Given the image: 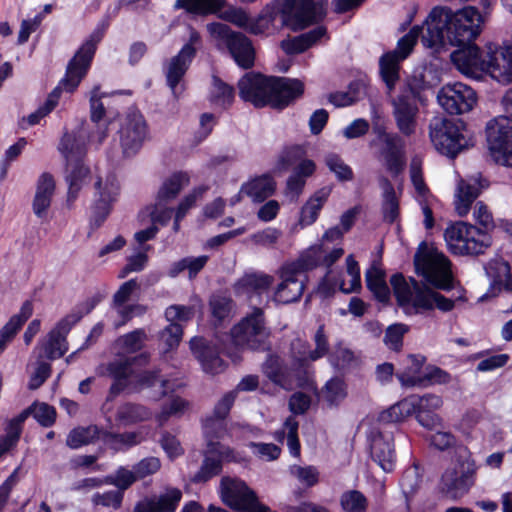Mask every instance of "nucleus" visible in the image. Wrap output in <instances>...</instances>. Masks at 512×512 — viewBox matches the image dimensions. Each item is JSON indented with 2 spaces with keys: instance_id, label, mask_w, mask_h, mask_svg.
Here are the masks:
<instances>
[{
  "instance_id": "2f4dec72",
  "label": "nucleus",
  "mask_w": 512,
  "mask_h": 512,
  "mask_svg": "<svg viewBox=\"0 0 512 512\" xmlns=\"http://www.w3.org/2000/svg\"><path fill=\"white\" fill-rule=\"evenodd\" d=\"M190 348L205 373L214 375L224 370V362L215 346L207 344L202 338L194 337L190 341Z\"/></svg>"
},
{
  "instance_id": "c756f323",
  "label": "nucleus",
  "mask_w": 512,
  "mask_h": 512,
  "mask_svg": "<svg viewBox=\"0 0 512 512\" xmlns=\"http://www.w3.org/2000/svg\"><path fill=\"white\" fill-rule=\"evenodd\" d=\"M129 384L132 385L134 391L137 392L145 389L150 390L148 397L155 401L160 400L162 397L181 386L180 383L176 384L168 379L161 378L157 371L142 372L130 380Z\"/></svg>"
},
{
  "instance_id": "6ab92c4d",
  "label": "nucleus",
  "mask_w": 512,
  "mask_h": 512,
  "mask_svg": "<svg viewBox=\"0 0 512 512\" xmlns=\"http://www.w3.org/2000/svg\"><path fill=\"white\" fill-rule=\"evenodd\" d=\"M119 134L123 154L126 157L136 155L149 139V129L143 115L138 111L128 113Z\"/></svg>"
},
{
  "instance_id": "9b49d317",
  "label": "nucleus",
  "mask_w": 512,
  "mask_h": 512,
  "mask_svg": "<svg viewBox=\"0 0 512 512\" xmlns=\"http://www.w3.org/2000/svg\"><path fill=\"white\" fill-rule=\"evenodd\" d=\"M207 31L215 46L221 51L227 50L239 66L249 68L253 65L254 49L250 40L243 34L217 22L208 24Z\"/></svg>"
},
{
  "instance_id": "72a5a7b5",
  "label": "nucleus",
  "mask_w": 512,
  "mask_h": 512,
  "mask_svg": "<svg viewBox=\"0 0 512 512\" xmlns=\"http://www.w3.org/2000/svg\"><path fill=\"white\" fill-rule=\"evenodd\" d=\"M482 188H484V185L479 178L472 177L459 181L455 193L454 206L460 217L468 214L472 203L479 196Z\"/></svg>"
},
{
  "instance_id": "774afa93",
  "label": "nucleus",
  "mask_w": 512,
  "mask_h": 512,
  "mask_svg": "<svg viewBox=\"0 0 512 512\" xmlns=\"http://www.w3.org/2000/svg\"><path fill=\"white\" fill-rule=\"evenodd\" d=\"M27 410H29V415L32 414L36 421L44 427H49L55 422L56 411L46 403H36Z\"/></svg>"
},
{
  "instance_id": "9d476101",
  "label": "nucleus",
  "mask_w": 512,
  "mask_h": 512,
  "mask_svg": "<svg viewBox=\"0 0 512 512\" xmlns=\"http://www.w3.org/2000/svg\"><path fill=\"white\" fill-rule=\"evenodd\" d=\"M444 238L449 251L455 255L480 254L490 245L487 233L463 221L450 224Z\"/></svg>"
},
{
  "instance_id": "f03ea898",
  "label": "nucleus",
  "mask_w": 512,
  "mask_h": 512,
  "mask_svg": "<svg viewBox=\"0 0 512 512\" xmlns=\"http://www.w3.org/2000/svg\"><path fill=\"white\" fill-rule=\"evenodd\" d=\"M315 349L311 350L306 341L296 338L291 342V368L288 369L279 356L270 355L263 365L264 374L276 385L290 390L294 386L315 389L309 377V364L328 352V341L323 327L314 335Z\"/></svg>"
},
{
  "instance_id": "a18cd8bd",
  "label": "nucleus",
  "mask_w": 512,
  "mask_h": 512,
  "mask_svg": "<svg viewBox=\"0 0 512 512\" xmlns=\"http://www.w3.org/2000/svg\"><path fill=\"white\" fill-rule=\"evenodd\" d=\"M323 253L324 244H315L304 250L296 261L287 263L286 265L294 266V270L304 277L303 273L305 271L322 264Z\"/></svg>"
},
{
  "instance_id": "5fc2aeb1",
  "label": "nucleus",
  "mask_w": 512,
  "mask_h": 512,
  "mask_svg": "<svg viewBox=\"0 0 512 512\" xmlns=\"http://www.w3.org/2000/svg\"><path fill=\"white\" fill-rule=\"evenodd\" d=\"M146 308L140 304H113L110 317L114 319V327L118 328L126 324L135 316L143 315Z\"/></svg>"
},
{
  "instance_id": "4c0bfd02",
  "label": "nucleus",
  "mask_w": 512,
  "mask_h": 512,
  "mask_svg": "<svg viewBox=\"0 0 512 512\" xmlns=\"http://www.w3.org/2000/svg\"><path fill=\"white\" fill-rule=\"evenodd\" d=\"M190 175L187 172H175L166 177L157 192L156 199L160 202H171L188 187Z\"/></svg>"
},
{
  "instance_id": "603ef678",
  "label": "nucleus",
  "mask_w": 512,
  "mask_h": 512,
  "mask_svg": "<svg viewBox=\"0 0 512 512\" xmlns=\"http://www.w3.org/2000/svg\"><path fill=\"white\" fill-rule=\"evenodd\" d=\"M224 6V0H177L175 3L176 8H184L188 12L201 15L216 13Z\"/></svg>"
},
{
  "instance_id": "f3484780",
  "label": "nucleus",
  "mask_w": 512,
  "mask_h": 512,
  "mask_svg": "<svg viewBox=\"0 0 512 512\" xmlns=\"http://www.w3.org/2000/svg\"><path fill=\"white\" fill-rule=\"evenodd\" d=\"M81 317L82 314L73 312L61 319L35 348L38 359L53 360L62 357L68 350L66 335Z\"/></svg>"
},
{
  "instance_id": "423d86ee",
  "label": "nucleus",
  "mask_w": 512,
  "mask_h": 512,
  "mask_svg": "<svg viewBox=\"0 0 512 512\" xmlns=\"http://www.w3.org/2000/svg\"><path fill=\"white\" fill-rule=\"evenodd\" d=\"M390 283L399 306L408 315L416 314L420 310H431L434 307L448 312L454 307V302L451 299L428 287L421 286L413 278H405L401 274H396L391 277Z\"/></svg>"
},
{
  "instance_id": "58836bf2",
  "label": "nucleus",
  "mask_w": 512,
  "mask_h": 512,
  "mask_svg": "<svg viewBox=\"0 0 512 512\" xmlns=\"http://www.w3.org/2000/svg\"><path fill=\"white\" fill-rule=\"evenodd\" d=\"M325 36L326 28L319 26L297 37L282 41L281 47L287 54H298L306 51Z\"/></svg>"
},
{
  "instance_id": "c85d7f7f",
  "label": "nucleus",
  "mask_w": 512,
  "mask_h": 512,
  "mask_svg": "<svg viewBox=\"0 0 512 512\" xmlns=\"http://www.w3.org/2000/svg\"><path fill=\"white\" fill-rule=\"evenodd\" d=\"M304 93V83L294 78L272 77L269 105L285 108Z\"/></svg>"
},
{
  "instance_id": "e2e57ef3",
  "label": "nucleus",
  "mask_w": 512,
  "mask_h": 512,
  "mask_svg": "<svg viewBox=\"0 0 512 512\" xmlns=\"http://www.w3.org/2000/svg\"><path fill=\"white\" fill-rule=\"evenodd\" d=\"M105 97H107V94L102 92L99 86L93 87L89 93L90 118L94 123L105 121V107L101 101Z\"/></svg>"
},
{
  "instance_id": "6e6552de",
  "label": "nucleus",
  "mask_w": 512,
  "mask_h": 512,
  "mask_svg": "<svg viewBox=\"0 0 512 512\" xmlns=\"http://www.w3.org/2000/svg\"><path fill=\"white\" fill-rule=\"evenodd\" d=\"M414 264L417 274L427 283L443 290L452 288L451 263L436 247L420 244L414 256Z\"/></svg>"
},
{
  "instance_id": "cd10ccee",
  "label": "nucleus",
  "mask_w": 512,
  "mask_h": 512,
  "mask_svg": "<svg viewBox=\"0 0 512 512\" xmlns=\"http://www.w3.org/2000/svg\"><path fill=\"white\" fill-rule=\"evenodd\" d=\"M220 495L226 505L241 512L256 498L244 481L231 477L222 478Z\"/></svg>"
},
{
  "instance_id": "c03bdc74",
  "label": "nucleus",
  "mask_w": 512,
  "mask_h": 512,
  "mask_svg": "<svg viewBox=\"0 0 512 512\" xmlns=\"http://www.w3.org/2000/svg\"><path fill=\"white\" fill-rule=\"evenodd\" d=\"M275 190L274 180L263 175L250 180L241 187V192L252 198L254 201H262L273 194Z\"/></svg>"
},
{
  "instance_id": "7ed1b4c3",
  "label": "nucleus",
  "mask_w": 512,
  "mask_h": 512,
  "mask_svg": "<svg viewBox=\"0 0 512 512\" xmlns=\"http://www.w3.org/2000/svg\"><path fill=\"white\" fill-rule=\"evenodd\" d=\"M327 0H278L267 5L257 18H251L247 31L260 35L271 31L278 12L283 24L292 30H302L320 21L326 14Z\"/></svg>"
},
{
  "instance_id": "20e7f679",
  "label": "nucleus",
  "mask_w": 512,
  "mask_h": 512,
  "mask_svg": "<svg viewBox=\"0 0 512 512\" xmlns=\"http://www.w3.org/2000/svg\"><path fill=\"white\" fill-rule=\"evenodd\" d=\"M462 46L451 54V61L459 72L475 79L489 75L501 84L510 83L504 65L507 50L498 49V45L491 43L484 50L473 42Z\"/></svg>"
},
{
  "instance_id": "69168bd1",
  "label": "nucleus",
  "mask_w": 512,
  "mask_h": 512,
  "mask_svg": "<svg viewBox=\"0 0 512 512\" xmlns=\"http://www.w3.org/2000/svg\"><path fill=\"white\" fill-rule=\"evenodd\" d=\"M223 7H221L216 13L219 12V17L225 21H228L237 27L243 28L247 31L250 17L248 13L242 9L233 6H229L228 8L221 11Z\"/></svg>"
},
{
  "instance_id": "052dcab7",
  "label": "nucleus",
  "mask_w": 512,
  "mask_h": 512,
  "mask_svg": "<svg viewBox=\"0 0 512 512\" xmlns=\"http://www.w3.org/2000/svg\"><path fill=\"white\" fill-rule=\"evenodd\" d=\"M325 164L339 181H350L353 179V171L345 161L335 153L325 156Z\"/></svg>"
},
{
  "instance_id": "f704fd0d",
  "label": "nucleus",
  "mask_w": 512,
  "mask_h": 512,
  "mask_svg": "<svg viewBox=\"0 0 512 512\" xmlns=\"http://www.w3.org/2000/svg\"><path fill=\"white\" fill-rule=\"evenodd\" d=\"M236 399V391H230L226 393L216 404L214 413L217 419H207L204 423V434L206 438L215 437L221 438L224 434V427L222 423V419H224L234 401Z\"/></svg>"
},
{
  "instance_id": "680f3d73",
  "label": "nucleus",
  "mask_w": 512,
  "mask_h": 512,
  "mask_svg": "<svg viewBox=\"0 0 512 512\" xmlns=\"http://www.w3.org/2000/svg\"><path fill=\"white\" fill-rule=\"evenodd\" d=\"M188 402L180 397L173 398L168 405L156 414L155 419L159 426H163L170 417L179 416L185 412Z\"/></svg>"
},
{
  "instance_id": "49530a36",
  "label": "nucleus",
  "mask_w": 512,
  "mask_h": 512,
  "mask_svg": "<svg viewBox=\"0 0 512 512\" xmlns=\"http://www.w3.org/2000/svg\"><path fill=\"white\" fill-rule=\"evenodd\" d=\"M347 396V386L342 378L334 377L328 380L322 388L319 398L328 406L339 405Z\"/></svg>"
},
{
  "instance_id": "6e6d98bb",
  "label": "nucleus",
  "mask_w": 512,
  "mask_h": 512,
  "mask_svg": "<svg viewBox=\"0 0 512 512\" xmlns=\"http://www.w3.org/2000/svg\"><path fill=\"white\" fill-rule=\"evenodd\" d=\"M287 437V445L292 456L298 457L300 455V443L298 440V422L289 417L284 423L283 429L275 433V438L278 441H283Z\"/></svg>"
},
{
  "instance_id": "0e129e2a",
  "label": "nucleus",
  "mask_w": 512,
  "mask_h": 512,
  "mask_svg": "<svg viewBox=\"0 0 512 512\" xmlns=\"http://www.w3.org/2000/svg\"><path fill=\"white\" fill-rule=\"evenodd\" d=\"M341 506L346 512H365L367 499L361 492L351 490L341 496Z\"/></svg>"
},
{
  "instance_id": "79ce46f5",
  "label": "nucleus",
  "mask_w": 512,
  "mask_h": 512,
  "mask_svg": "<svg viewBox=\"0 0 512 512\" xmlns=\"http://www.w3.org/2000/svg\"><path fill=\"white\" fill-rule=\"evenodd\" d=\"M422 355H409L404 370L397 374V378L404 386L423 385L424 373L421 372L425 362Z\"/></svg>"
},
{
  "instance_id": "ddd939ff",
  "label": "nucleus",
  "mask_w": 512,
  "mask_h": 512,
  "mask_svg": "<svg viewBox=\"0 0 512 512\" xmlns=\"http://www.w3.org/2000/svg\"><path fill=\"white\" fill-rule=\"evenodd\" d=\"M486 138L493 161L512 167V119L503 115L491 119L486 124Z\"/></svg>"
},
{
  "instance_id": "5701e85b",
  "label": "nucleus",
  "mask_w": 512,
  "mask_h": 512,
  "mask_svg": "<svg viewBox=\"0 0 512 512\" xmlns=\"http://www.w3.org/2000/svg\"><path fill=\"white\" fill-rule=\"evenodd\" d=\"M271 85L272 77L247 73L238 82L239 94L244 101L262 107L269 105Z\"/></svg>"
},
{
  "instance_id": "ea45409f",
  "label": "nucleus",
  "mask_w": 512,
  "mask_h": 512,
  "mask_svg": "<svg viewBox=\"0 0 512 512\" xmlns=\"http://www.w3.org/2000/svg\"><path fill=\"white\" fill-rule=\"evenodd\" d=\"M330 188L324 187L317 190L301 209L299 225L303 228L312 225L330 196Z\"/></svg>"
},
{
  "instance_id": "dca6fc26",
  "label": "nucleus",
  "mask_w": 512,
  "mask_h": 512,
  "mask_svg": "<svg viewBox=\"0 0 512 512\" xmlns=\"http://www.w3.org/2000/svg\"><path fill=\"white\" fill-rule=\"evenodd\" d=\"M430 138L440 153L450 157H455L468 145L461 125L451 120H435L430 126Z\"/></svg>"
},
{
  "instance_id": "a211bd4d",
  "label": "nucleus",
  "mask_w": 512,
  "mask_h": 512,
  "mask_svg": "<svg viewBox=\"0 0 512 512\" xmlns=\"http://www.w3.org/2000/svg\"><path fill=\"white\" fill-rule=\"evenodd\" d=\"M439 105L451 115L471 111L477 103L476 92L462 82L447 83L437 94Z\"/></svg>"
},
{
  "instance_id": "bf43d9fd",
  "label": "nucleus",
  "mask_w": 512,
  "mask_h": 512,
  "mask_svg": "<svg viewBox=\"0 0 512 512\" xmlns=\"http://www.w3.org/2000/svg\"><path fill=\"white\" fill-rule=\"evenodd\" d=\"M96 426L79 427L73 429L67 436L66 443L72 449H77L92 442L98 436Z\"/></svg>"
},
{
  "instance_id": "f257e3e1",
  "label": "nucleus",
  "mask_w": 512,
  "mask_h": 512,
  "mask_svg": "<svg viewBox=\"0 0 512 512\" xmlns=\"http://www.w3.org/2000/svg\"><path fill=\"white\" fill-rule=\"evenodd\" d=\"M484 16L474 6L458 10L434 7L422 27L414 26L401 37L393 51L383 54L379 60L380 75L389 92L399 80L400 63L413 51L419 36L427 48H438L445 43L461 46L474 42L482 33Z\"/></svg>"
},
{
  "instance_id": "a19ab883",
  "label": "nucleus",
  "mask_w": 512,
  "mask_h": 512,
  "mask_svg": "<svg viewBox=\"0 0 512 512\" xmlns=\"http://www.w3.org/2000/svg\"><path fill=\"white\" fill-rule=\"evenodd\" d=\"M33 305L26 301L20 312L10 318V320L0 330V353L5 349L7 343L16 335L21 326L32 316Z\"/></svg>"
},
{
  "instance_id": "e433bc0d",
  "label": "nucleus",
  "mask_w": 512,
  "mask_h": 512,
  "mask_svg": "<svg viewBox=\"0 0 512 512\" xmlns=\"http://www.w3.org/2000/svg\"><path fill=\"white\" fill-rule=\"evenodd\" d=\"M152 411L138 403L126 402L117 407L115 422L118 426H130L151 419Z\"/></svg>"
},
{
  "instance_id": "3c124183",
  "label": "nucleus",
  "mask_w": 512,
  "mask_h": 512,
  "mask_svg": "<svg viewBox=\"0 0 512 512\" xmlns=\"http://www.w3.org/2000/svg\"><path fill=\"white\" fill-rule=\"evenodd\" d=\"M485 271L494 284L501 285L505 289L509 290V283L512 281V275L507 261L500 258L493 259L485 266Z\"/></svg>"
},
{
  "instance_id": "39448f33",
  "label": "nucleus",
  "mask_w": 512,
  "mask_h": 512,
  "mask_svg": "<svg viewBox=\"0 0 512 512\" xmlns=\"http://www.w3.org/2000/svg\"><path fill=\"white\" fill-rule=\"evenodd\" d=\"M102 37L103 32L100 30L94 31L89 36L70 60L64 78L49 94L46 102L37 111L23 119V121H26L29 126L38 124L43 117L48 115L56 107L62 91L72 93L77 89L90 68L96 47Z\"/></svg>"
},
{
  "instance_id": "473e14b6",
  "label": "nucleus",
  "mask_w": 512,
  "mask_h": 512,
  "mask_svg": "<svg viewBox=\"0 0 512 512\" xmlns=\"http://www.w3.org/2000/svg\"><path fill=\"white\" fill-rule=\"evenodd\" d=\"M272 283L273 277L271 275L254 272L245 274L235 283L234 287L237 294L246 296L253 302V299L260 298Z\"/></svg>"
},
{
  "instance_id": "c9c22d12",
  "label": "nucleus",
  "mask_w": 512,
  "mask_h": 512,
  "mask_svg": "<svg viewBox=\"0 0 512 512\" xmlns=\"http://www.w3.org/2000/svg\"><path fill=\"white\" fill-rule=\"evenodd\" d=\"M87 143H89L87 132L81 128L77 131L65 133L60 142L59 150L68 162H73L84 155Z\"/></svg>"
},
{
  "instance_id": "37998d69",
  "label": "nucleus",
  "mask_w": 512,
  "mask_h": 512,
  "mask_svg": "<svg viewBox=\"0 0 512 512\" xmlns=\"http://www.w3.org/2000/svg\"><path fill=\"white\" fill-rule=\"evenodd\" d=\"M28 416L29 410H24L18 416L9 420L5 435L0 437V457L17 444L22 432V425Z\"/></svg>"
},
{
  "instance_id": "864d4df0",
  "label": "nucleus",
  "mask_w": 512,
  "mask_h": 512,
  "mask_svg": "<svg viewBox=\"0 0 512 512\" xmlns=\"http://www.w3.org/2000/svg\"><path fill=\"white\" fill-rule=\"evenodd\" d=\"M233 100V87L214 76L212 78V86L210 90V101L212 104L221 108H226L232 104Z\"/></svg>"
},
{
  "instance_id": "7c9ffc66",
  "label": "nucleus",
  "mask_w": 512,
  "mask_h": 512,
  "mask_svg": "<svg viewBox=\"0 0 512 512\" xmlns=\"http://www.w3.org/2000/svg\"><path fill=\"white\" fill-rule=\"evenodd\" d=\"M374 132L377 134V140L371 141L370 145H376L377 141L384 144L381 154L385 161V165L388 170L397 174L401 171L404 165V160L400 151V137L396 134L385 132L382 127L375 128Z\"/></svg>"
},
{
  "instance_id": "bb28decb",
  "label": "nucleus",
  "mask_w": 512,
  "mask_h": 512,
  "mask_svg": "<svg viewBox=\"0 0 512 512\" xmlns=\"http://www.w3.org/2000/svg\"><path fill=\"white\" fill-rule=\"evenodd\" d=\"M414 413L418 423L429 430L442 426V418L436 413L443 405L439 395L425 394L423 396L412 395Z\"/></svg>"
},
{
  "instance_id": "412c9836",
  "label": "nucleus",
  "mask_w": 512,
  "mask_h": 512,
  "mask_svg": "<svg viewBox=\"0 0 512 512\" xmlns=\"http://www.w3.org/2000/svg\"><path fill=\"white\" fill-rule=\"evenodd\" d=\"M294 266L284 264L278 271L280 282L273 290L271 300L275 304L286 305L297 302L304 292V277L298 274Z\"/></svg>"
},
{
  "instance_id": "b1692460",
  "label": "nucleus",
  "mask_w": 512,
  "mask_h": 512,
  "mask_svg": "<svg viewBox=\"0 0 512 512\" xmlns=\"http://www.w3.org/2000/svg\"><path fill=\"white\" fill-rule=\"evenodd\" d=\"M56 190L54 177L49 173H42L36 181L35 191L31 202L33 214L42 223L50 220V209Z\"/></svg>"
},
{
  "instance_id": "aec40b11",
  "label": "nucleus",
  "mask_w": 512,
  "mask_h": 512,
  "mask_svg": "<svg viewBox=\"0 0 512 512\" xmlns=\"http://www.w3.org/2000/svg\"><path fill=\"white\" fill-rule=\"evenodd\" d=\"M346 273L338 279L334 270H329L318 286V294L323 297L331 296L337 288L343 293H352L361 287L360 269L352 255L346 258Z\"/></svg>"
},
{
  "instance_id": "4be33fe9",
  "label": "nucleus",
  "mask_w": 512,
  "mask_h": 512,
  "mask_svg": "<svg viewBox=\"0 0 512 512\" xmlns=\"http://www.w3.org/2000/svg\"><path fill=\"white\" fill-rule=\"evenodd\" d=\"M393 117L398 130L405 136L416 132L417 115L419 112L415 94L412 91H404L392 99Z\"/></svg>"
},
{
  "instance_id": "0eeeda50",
  "label": "nucleus",
  "mask_w": 512,
  "mask_h": 512,
  "mask_svg": "<svg viewBox=\"0 0 512 512\" xmlns=\"http://www.w3.org/2000/svg\"><path fill=\"white\" fill-rule=\"evenodd\" d=\"M147 339L148 336L144 329H136L120 336L115 341L114 349L119 358L110 362L106 367L107 374L115 379V383L110 388L107 402L112 400L128 385L123 383V381H128L132 376V365L137 360V357H126V355L140 351Z\"/></svg>"
},
{
  "instance_id": "4468645a",
  "label": "nucleus",
  "mask_w": 512,
  "mask_h": 512,
  "mask_svg": "<svg viewBox=\"0 0 512 512\" xmlns=\"http://www.w3.org/2000/svg\"><path fill=\"white\" fill-rule=\"evenodd\" d=\"M269 336L270 331L265 323L264 312L256 307L231 331V338L236 346L253 350L264 348Z\"/></svg>"
},
{
  "instance_id": "2eb2a0df",
  "label": "nucleus",
  "mask_w": 512,
  "mask_h": 512,
  "mask_svg": "<svg viewBox=\"0 0 512 512\" xmlns=\"http://www.w3.org/2000/svg\"><path fill=\"white\" fill-rule=\"evenodd\" d=\"M201 45L200 34L194 29H189L188 42L182 47L179 53L172 57L165 68L166 80L174 96L182 93L184 86L183 77L189 68L198 47Z\"/></svg>"
},
{
  "instance_id": "338daca9",
  "label": "nucleus",
  "mask_w": 512,
  "mask_h": 512,
  "mask_svg": "<svg viewBox=\"0 0 512 512\" xmlns=\"http://www.w3.org/2000/svg\"><path fill=\"white\" fill-rule=\"evenodd\" d=\"M408 330L409 328L405 324L390 325L385 332V345L391 350L399 351L403 344V337Z\"/></svg>"
},
{
  "instance_id": "de8ad7c7",
  "label": "nucleus",
  "mask_w": 512,
  "mask_h": 512,
  "mask_svg": "<svg viewBox=\"0 0 512 512\" xmlns=\"http://www.w3.org/2000/svg\"><path fill=\"white\" fill-rule=\"evenodd\" d=\"M167 202H160L156 199L153 206L147 207L139 214V221L144 224L149 218L150 222L155 226H166L173 214V209L166 206Z\"/></svg>"
},
{
  "instance_id": "f8f14e48",
  "label": "nucleus",
  "mask_w": 512,
  "mask_h": 512,
  "mask_svg": "<svg viewBox=\"0 0 512 512\" xmlns=\"http://www.w3.org/2000/svg\"><path fill=\"white\" fill-rule=\"evenodd\" d=\"M92 214L96 223L101 224L112 211L121 194V182L111 168H97L93 182Z\"/></svg>"
},
{
  "instance_id": "4d7b16f0",
  "label": "nucleus",
  "mask_w": 512,
  "mask_h": 512,
  "mask_svg": "<svg viewBox=\"0 0 512 512\" xmlns=\"http://www.w3.org/2000/svg\"><path fill=\"white\" fill-rule=\"evenodd\" d=\"M381 187L383 189V213L384 218L393 222L398 216L399 204L396 197L395 191L388 180L383 179L381 181Z\"/></svg>"
},
{
  "instance_id": "13d9d810",
  "label": "nucleus",
  "mask_w": 512,
  "mask_h": 512,
  "mask_svg": "<svg viewBox=\"0 0 512 512\" xmlns=\"http://www.w3.org/2000/svg\"><path fill=\"white\" fill-rule=\"evenodd\" d=\"M154 499L160 512H175L182 499V491L175 487H167L159 495L154 496Z\"/></svg>"
},
{
  "instance_id": "1a4fd4ad",
  "label": "nucleus",
  "mask_w": 512,
  "mask_h": 512,
  "mask_svg": "<svg viewBox=\"0 0 512 512\" xmlns=\"http://www.w3.org/2000/svg\"><path fill=\"white\" fill-rule=\"evenodd\" d=\"M476 470L470 450L465 446L457 447L450 466L442 476L445 493L453 499L462 497L474 484Z\"/></svg>"
},
{
  "instance_id": "a878e982",
  "label": "nucleus",
  "mask_w": 512,
  "mask_h": 512,
  "mask_svg": "<svg viewBox=\"0 0 512 512\" xmlns=\"http://www.w3.org/2000/svg\"><path fill=\"white\" fill-rule=\"evenodd\" d=\"M368 439L372 459L383 471L391 472L395 467L396 458L392 433L372 429Z\"/></svg>"
},
{
  "instance_id": "8fccbe9b",
  "label": "nucleus",
  "mask_w": 512,
  "mask_h": 512,
  "mask_svg": "<svg viewBox=\"0 0 512 512\" xmlns=\"http://www.w3.org/2000/svg\"><path fill=\"white\" fill-rule=\"evenodd\" d=\"M365 278L368 289L379 301L385 302L389 299V288L383 270L373 266L367 270Z\"/></svg>"
},
{
  "instance_id": "393cba45",
  "label": "nucleus",
  "mask_w": 512,
  "mask_h": 512,
  "mask_svg": "<svg viewBox=\"0 0 512 512\" xmlns=\"http://www.w3.org/2000/svg\"><path fill=\"white\" fill-rule=\"evenodd\" d=\"M215 437H208V453L199 470L194 476L196 482L207 481L211 477L217 475L221 470V461H240V457L234 453L229 447L218 442H214Z\"/></svg>"
},
{
  "instance_id": "09e8293b",
  "label": "nucleus",
  "mask_w": 512,
  "mask_h": 512,
  "mask_svg": "<svg viewBox=\"0 0 512 512\" xmlns=\"http://www.w3.org/2000/svg\"><path fill=\"white\" fill-rule=\"evenodd\" d=\"M414 413V406L411 396L390 406L379 415V421L382 423H398L405 420Z\"/></svg>"
}]
</instances>
